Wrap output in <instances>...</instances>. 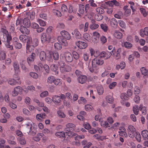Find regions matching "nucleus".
Masks as SVG:
<instances>
[{"instance_id": "f257e3e1", "label": "nucleus", "mask_w": 148, "mask_h": 148, "mask_svg": "<svg viewBox=\"0 0 148 148\" xmlns=\"http://www.w3.org/2000/svg\"><path fill=\"white\" fill-rule=\"evenodd\" d=\"M61 36L58 37V40L59 42L64 46H66L68 45L67 40H69L71 38V36L69 33L67 31L63 30L60 32Z\"/></svg>"}, {"instance_id": "f03ea898", "label": "nucleus", "mask_w": 148, "mask_h": 148, "mask_svg": "<svg viewBox=\"0 0 148 148\" xmlns=\"http://www.w3.org/2000/svg\"><path fill=\"white\" fill-rule=\"evenodd\" d=\"M56 38L54 37H51L49 35L47 36L45 33H42L41 35V40L42 43L45 42L48 43L50 42H52Z\"/></svg>"}, {"instance_id": "7ed1b4c3", "label": "nucleus", "mask_w": 148, "mask_h": 148, "mask_svg": "<svg viewBox=\"0 0 148 148\" xmlns=\"http://www.w3.org/2000/svg\"><path fill=\"white\" fill-rule=\"evenodd\" d=\"M59 63L60 65V70L61 72L65 73L71 70L70 67L68 65L65 64L63 62L60 61Z\"/></svg>"}, {"instance_id": "20e7f679", "label": "nucleus", "mask_w": 148, "mask_h": 148, "mask_svg": "<svg viewBox=\"0 0 148 148\" xmlns=\"http://www.w3.org/2000/svg\"><path fill=\"white\" fill-rule=\"evenodd\" d=\"M1 38L2 41L5 43L9 41H12V39L11 35L6 30L3 31L2 36L1 37Z\"/></svg>"}, {"instance_id": "39448f33", "label": "nucleus", "mask_w": 148, "mask_h": 148, "mask_svg": "<svg viewBox=\"0 0 148 148\" xmlns=\"http://www.w3.org/2000/svg\"><path fill=\"white\" fill-rule=\"evenodd\" d=\"M103 60L96 57L93 59L92 62V65L93 68H96L102 65L103 63Z\"/></svg>"}, {"instance_id": "423d86ee", "label": "nucleus", "mask_w": 148, "mask_h": 148, "mask_svg": "<svg viewBox=\"0 0 148 148\" xmlns=\"http://www.w3.org/2000/svg\"><path fill=\"white\" fill-rule=\"evenodd\" d=\"M24 126L28 129L29 134H33L35 133L34 130L35 127L34 124L32 121L27 123Z\"/></svg>"}, {"instance_id": "0eeeda50", "label": "nucleus", "mask_w": 148, "mask_h": 148, "mask_svg": "<svg viewBox=\"0 0 148 148\" xmlns=\"http://www.w3.org/2000/svg\"><path fill=\"white\" fill-rule=\"evenodd\" d=\"M63 56H64L66 61L69 62H71L73 60V57L72 55L69 52H66L64 54H60V58L62 59L63 58Z\"/></svg>"}, {"instance_id": "6e6552de", "label": "nucleus", "mask_w": 148, "mask_h": 148, "mask_svg": "<svg viewBox=\"0 0 148 148\" xmlns=\"http://www.w3.org/2000/svg\"><path fill=\"white\" fill-rule=\"evenodd\" d=\"M112 55L111 52L108 51L105 52L102 51L99 53V56L101 58H103L107 60Z\"/></svg>"}, {"instance_id": "1a4fd4ad", "label": "nucleus", "mask_w": 148, "mask_h": 148, "mask_svg": "<svg viewBox=\"0 0 148 148\" xmlns=\"http://www.w3.org/2000/svg\"><path fill=\"white\" fill-rule=\"evenodd\" d=\"M129 130H128V134L129 136L131 138L134 137V134L136 132V130L134 126L130 125L128 127Z\"/></svg>"}, {"instance_id": "9d476101", "label": "nucleus", "mask_w": 148, "mask_h": 148, "mask_svg": "<svg viewBox=\"0 0 148 148\" xmlns=\"http://www.w3.org/2000/svg\"><path fill=\"white\" fill-rule=\"evenodd\" d=\"M75 44L78 48L81 49H85L87 47L86 43L80 41L76 42Z\"/></svg>"}, {"instance_id": "9b49d317", "label": "nucleus", "mask_w": 148, "mask_h": 148, "mask_svg": "<svg viewBox=\"0 0 148 148\" xmlns=\"http://www.w3.org/2000/svg\"><path fill=\"white\" fill-rule=\"evenodd\" d=\"M53 102L57 106L60 105L61 101L60 96L58 95H54L52 97Z\"/></svg>"}, {"instance_id": "f8f14e48", "label": "nucleus", "mask_w": 148, "mask_h": 148, "mask_svg": "<svg viewBox=\"0 0 148 148\" xmlns=\"http://www.w3.org/2000/svg\"><path fill=\"white\" fill-rule=\"evenodd\" d=\"M19 38L20 40L23 42H27V41L30 42L31 40V37L24 35H20Z\"/></svg>"}, {"instance_id": "ddd939ff", "label": "nucleus", "mask_w": 148, "mask_h": 148, "mask_svg": "<svg viewBox=\"0 0 148 148\" xmlns=\"http://www.w3.org/2000/svg\"><path fill=\"white\" fill-rule=\"evenodd\" d=\"M75 125L73 124L68 123L66 124V127L64 129V131H68L69 130L73 131L74 130Z\"/></svg>"}, {"instance_id": "4468645a", "label": "nucleus", "mask_w": 148, "mask_h": 148, "mask_svg": "<svg viewBox=\"0 0 148 148\" xmlns=\"http://www.w3.org/2000/svg\"><path fill=\"white\" fill-rule=\"evenodd\" d=\"M140 35L142 37L144 36L148 35V27H145L143 29H141L140 31Z\"/></svg>"}, {"instance_id": "2eb2a0df", "label": "nucleus", "mask_w": 148, "mask_h": 148, "mask_svg": "<svg viewBox=\"0 0 148 148\" xmlns=\"http://www.w3.org/2000/svg\"><path fill=\"white\" fill-rule=\"evenodd\" d=\"M34 47L31 44V41H27L26 45L27 52L28 51L29 52L32 51L34 49Z\"/></svg>"}, {"instance_id": "dca6fc26", "label": "nucleus", "mask_w": 148, "mask_h": 148, "mask_svg": "<svg viewBox=\"0 0 148 148\" xmlns=\"http://www.w3.org/2000/svg\"><path fill=\"white\" fill-rule=\"evenodd\" d=\"M46 114L44 113L38 114L36 115V118L37 120L39 121H41L42 120L45 118Z\"/></svg>"}, {"instance_id": "f3484780", "label": "nucleus", "mask_w": 148, "mask_h": 148, "mask_svg": "<svg viewBox=\"0 0 148 148\" xmlns=\"http://www.w3.org/2000/svg\"><path fill=\"white\" fill-rule=\"evenodd\" d=\"M51 70L54 72L55 74L57 75L58 73V68L57 65L54 64H52L50 66Z\"/></svg>"}, {"instance_id": "a211bd4d", "label": "nucleus", "mask_w": 148, "mask_h": 148, "mask_svg": "<svg viewBox=\"0 0 148 148\" xmlns=\"http://www.w3.org/2000/svg\"><path fill=\"white\" fill-rule=\"evenodd\" d=\"M121 51L122 49L119 48L117 50L116 52L113 54L114 57L116 60H118L120 58V53L121 52Z\"/></svg>"}, {"instance_id": "6ab92c4d", "label": "nucleus", "mask_w": 148, "mask_h": 148, "mask_svg": "<svg viewBox=\"0 0 148 148\" xmlns=\"http://www.w3.org/2000/svg\"><path fill=\"white\" fill-rule=\"evenodd\" d=\"M12 41H9L5 43V45L6 48L8 51H12L13 49V47L11 45V42Z\"/></svg>"}, {"instance_id": "aec40b11", "label": "nucleus", "mask_w": 148, "mask_h": 148, "mask_svg": "<svg viewBox=\"0 0 148 148\" xmlns=\"http://www.w3.org/2000/svg\"><path fill=\"white\" fill-rule=\"evenodd\" d=\"M114 36L118 39H120L122 38L123 34L122 33L120 32L117 30H115L114 34Z\"/></svg>"}, {"instance_id": "412c9836", "label": "nucleus", "mask_w": 148, "mask_h": 148, "mask_svg": "<svg viewBox=\"0 0 148 148\" xmlns=\"http://www.w3.org/2000/svg\"><path fill=\"white\" fill-rule=\"evenodd\" d=\"M79 82L83 84L85 83L87 80V77L85 75H81L78 79Z\"/></svg>"}, {"instance_id": "4be33fe9", "label": "nucleus", "mask_w": 148, "mask_h": 148, "mask_svg": "<svg viewBox=\"0 0 148 148\" xmlns=\"http://www.w3.org/2000/svg\"><path fill=\"white\" fill-rule=\"evenodd\" d=\"M89 50L91 56H94L95 57H97L99 56V52L98 51L95 52L94 49L92 48H90Z\"/></svg>"}, {"instance_id": "5701e85b", "label": "nucleus", "mask_w": 148, "mask_h": 148, "mask_svg": "<svg viewBox=\"0 0 148 148\" xmlns=\"http://www.w3.org/2000/svg\"><path fill=\"white\" fill-rule=\"evenodd\" d=\"M24 87V91L26 93L28 92V90L31 91L32 92L35 91V88L33 86L30 85L27 87V88L25 86Z\"/></svg>"}, {"instance_id": "b1692460", "label": "nucleus", "mask_w": 148, "mask_h": 148, "mask_svg": "<svg viewBox=\"0 0 148 148\" xmlns=\"http://www.w3.org/2000/svg\"><path fill=\"white\" fill-rule=\"evenodd\" d=\"M20 31L23 34L28 35L29 33V31L27 28L24 26H21L20 29Z\"/></svg>"}, {"instance_id": "393cba45", "label": "nucleus", "mask_w": 148, "mask_h": 148, "mask_svg": "<svg viewBox=\"0 0 148 148\" xmlns=\"http://www.w3.org/2000/svg\"><path fill=\"white\" fill-rule=\"evenodd\" d=\"M141 135L144 139L148 140V131L147 130H144L141 132Z\"/></svg>"}, {"instance_id": "a878e982", "label": "nucleus", "mask_w": 148, "mask_h": 148, "mask_svg": "<svg viewBox=\"0 0 148 148\" xmlns=\"http://www.w3.org/2000/svg\"><path fill=\"white\" fill-rule=\"evenodd\" d=\"M23 23L24 25L27 27L30 26V21L29 19L27 18H25L23 20Z\"/></svg>"}, {"instance_id": "bb28decb", "label": "nucleus", "mask_w": 148, "mask_h": 148, "mask_svg": "<svg viewBox=\"0 0 148 148\" xmlns=\"http://www.w3.org/2000/svg\"><path fill=\"white\" fill-rule=\"evenodd\" d=\"M40 58L41 61H45L46 58V54L44 51H42L40 52Z\"/></svg>"}, {"instance_id": "cd10ccee", "label": "nucleus", "mask_w": 148, "mask_h": 148, "mask_svg": "<svg viewBox=\"0 0 148 148\" xmlns=\"http://www.w3.org/2000/svg\"><path fill=\"white\" fill-rule=\"evenodd\" d=\"M92 36L94 37L95 40H93V42H96L99 39L100 37V34L99 33L97 32H95L92 33Z\"/></svg>"}, {"instance_id": "c85d7f7f", "label": "nucleus", "mask_w": 148, "mask_h": 148, "mask_svg": "<svg viewBox=\"0 0 148 148\" xmlns=\"http://www.w3.org/2000/svg\"><path fill=\"white\" fill-rule=\"evenodd\" d=\"M140 71L142 75L146 77H148V70L144 67H143L140 69Z\"/></svg>"}, {"instance_id": "c756f323", "label": "nucleus", "mask_w": 148, "mask_h": 148, "mask_svg": "<svg viewBox=\"0 0 148 148\" xmlns=\"http://www.w3.org/2000/svg\"><path fill=\"white\" fill-rule=\"evenodd\" d=\"M13 66L15 71L16 73H18L19 72V64L17 62H14L13 64Z\"/></svg>"}, {"instance_id": "7c9ffc66", "label": "nucleus", "mask_w": 148, "mask_h": 148, "mask_svg": "<svg viewBox=\"0 0 148 148\" xmlns=\"http://www.w3.org/2000/svg\"><path fill=\"white\" fill-rule=\"evenodd\" d=\"M6 57L5 52L4 51L0 49V61L4 60Z\"/></svg>"}, {"instance_id": "2f4dec72", "label": "nucleus", "mask_w": 148, "mask_h": 148, "mask_svg": "<svg viewBox=\"0 0 148 148\" xmlns=\"http://www.w3.org/2000/svg\"><path fill=\"white\" fill-rule=\"evenodd\" d=\"M94 21L92 20V23L89 26L90 28L92 30H94L97 29L99 27V25L96 23H93Z\"/></svg>"}, {"instance_id": "473e14b6", "label": "nucleus", "mask_w": 148, "mask_h": 148, "mask_svg": "<svg viewBox=\"0 0 148 148\" xmlns=\"http://www.w3.org/2000/svg\"><path fill=\"white\" fill-rule=\"evenodd\" d=\"M72 131H70L69 130V131H65V134H66V136H68V138H71L72 137H73V136H75V134L72 132Z\"/></svg>"}, {"instance_id": "72a5a7b5", "label": "nucleus", "mask_w": 148, "mask_h": 148, "mask_svg": "<svg viewBox=\"0 0 148 148\" xmlns=\"http://www.w3.org/2000/svg\"><path fill=\"white\" fill-rule=\"evenodd\" d=\"M35 54L34 53H32V54L29 56L27 58V62L28 63L30 62L34 61V58Z\"/></svg>"}, {"instance_id": "f704fd0d", "label": "nucleus", "mask_w": 148, "mask_h": 148, "mask_svg": "<svg viewBox=\"0 0 148 148\" xmlns=\"http://www.w3.org/2000/svg\"><path fill=\"white\" fill-rule=\"evenodd\" d=\"M74 34L75 38L77 39H79L81 38V34L77 29H75L74 30Z\"/></svg>"}, {"instance_id": "c9c22d12", "label": "nucleus", "mask_w": 148, "mask_h": 148, "mask_svg": "<svg viewBox=\"0 0 148 148\" xmlns=\"http://www.w3.org/2000/svg\"><path fill=\"white\" fill-rule=\"evenodd\" d=\"M43 134L42 133H38L36 136L34 137L33 138L34 140L36 141H38L42 137Z\"/></svg>"}, {"instance_id": "e433bc0d", "label": "nucleus", "mask_w": 148, "mask_h": 148, "mask_svg": "<svg viewBox=\"0 0 148 148\" xmlns=\"http://www.w3.org/2000/svg\"><path fill=\"white\" fill-rule=\"evenodd\" d=\"M55 135L58 138L64 137L65 134L64 132H57L56 133Z\"/></svg>"}, {"instance_id": "4c0bfd02", "label": "nucleus", "mask_w": 148, "mask_h": 148, "mask_svg": "<svg viewBox=\"0 0 148 148\" xmlns=\"http://www.w3.org/2000/svg\"><path fill=\"white\" fill-rule=\"evenodd\" d=\"M26 15L28 18L32 20L34 18L35 14L34 12H28L26 13Z\"/></svg>"}, {"instance_id": "58836bf2", "label": "nucleus", "mask_w": 148, "mask_h": 148, "mask_svg": "<svg viewBox=\"0 0 148 148\" xmlns=\"http://www.w3.org/2000/svg\"><path fill=\"white\" fill-rule=\"evenodd\" d=\"M133 111L134 113L136 115L138 114L139 109L138 105H135L133 107Z\"/></svg>"}, {"instance_id": "ea45409f", "label": "nucleus", "mask_w": 148, "mask_h": 148, "mask_svg": "<svg viewBox=\"0 0 148 148\" xmlns=\"http://www.w3.org/2000/svg\"><path fill=\"white\" fill-rule=\"evenodd\" d=\"M134 137L136 140L138 142H140L141 139V136L140 134L138 132H136L134 134Z\"/></svg>"}, {"instance_id": "a19ab883", "label": "nucleus", "mask_w": 148, "mask_h": 148, "mask_svg": "<svg viewBox=\"0 0 148 148\" xmlns=\"http://www.w3.org/2000/svg\"><path fill=\"white\" fill-rule=\"evenodd\" d=\"M57 114L58 116L61 118H64L66 116V115L64 113L60 110H58L57 111Z\"/></svg>"}, {"instance_id": "79ce46f5", "label": "nucleus", "mask_w": 148, "mask_h": 148, "mask_svg": "<svg viewBox=\"0 0 148 148\" xmlns=\"http://www.w3.org/2000/svg\"><path fill=\"white\" fill-rule=\"evenodd\" d=\"M140 110L142 111V113L143 114H145L147 113V110L146 107L143 106L142 104H140L139 106Z\"/></svg>"}, {"instance_id": "37998d69", "label": "nucleus", "mask_w": 148, "mask_h": 148, "mask_svg": "<svg viewBox=\"0 0 148 148\" xmlns=\"http://www.w3.org/2000/svg\"><path fill=\"white\" fill-rule=\"evenodd\" d=\"M83 38L88 41H90L91 40V37L89 34L85 33L83 34Z\"/></svg>"}, {"instance_id": "c03bdc74", "label": "nucleus", "mask_w": 148, "mask_h": 148, "mask_svg": "<svg viewBox=\"0 0 148 148\" xmlns=\"http://www.w3.org/2000/svg\"><path fill=\"white\" fill-rule=\"evenodd\" d=\"M106 99L107 102L110 103H112L113 100L112 97L110 95H107L106 97Z\"/></svg>"}, {"instance_id": "a18cd8bd", "label": "nucleus", "mask_w": 148, "mask_h": 148, "mask_svg": "<svg viewBox=\"0 0 148 148\" xmlns=\"http://www.w3.org/2000/svg\"><path fill=\"white\" fill-rule=\"evenodd\" d=\"M55 80V77L52 76H49L47 79V83L52 84L54 80Z\"/></svg>"}, {"instance_id": "49530a36", "label": "nucleus", "mask_w": 148, "mask_h": 148, "mask_svg": "<svg viewBox=\"0 0 148 148\" xmlns=\"http://www.w3.org/2000/svg\"><path fill=\"white\" fill-rule=\"evenodd\" d=\"M98 93L99 95H102L103 92V88L102 86H98L97 88Z\"/></svg>"}, {"instance_id": "de8ad7c7", "label": "nucleus", "mask_w": 148, "mask_h": 148, "mask_svg": "<svg viewBox=\"0 0 148 148\" xmlns=\"http://www.w3.org/2000/svg\"><path fill=\"white\" fill-rule=\"evenodd\" d=\"M31 44L34 47H35L37 46L38 45V40L36 38H34L33 40L31 41Z\"/></svg>"}, {"instance_id": "09e8293b", "label": "nucleus", "mask_w": 148, "mask_h": 148, "mask_svg": "<svg viewBox=\"0 0 148 148\" xmlns=\"http://www.w3.org/2000/svg\"><path fill=\"white\" fill-rule=\"evenodd\" d=\"M126 131H119L118 133L119 135L121 136H122L125 137H127L128 136L127 134V133Z\"/></svg>"}, {"instance_id": "8fccbe9b", "label": "nucleus", "mask_w": 148, "mask_h": 148, "mask_svg": "<svg viewBox=\"0 0 148 148\" xmlns=\"http://www.w3.org/2000/svg\"><path fill=\"white\" fill-rule=\"evenodd\" d=\"M14 139V136H11L10 138L7 140V141L9 144L14 145L16 144L15 142L13 140Z\"/></svg>"}, {"instance_id": "3c124183", "label": "nucleus", "mask_w": 148, "mask_h": 148, "mask_svg": "<svg viewBox=\"0 0 148 148\" xmlns=\"http://www.w3.org/2000/svg\"><path fill=\"white\" fill-rule=\"evenodd\" d=\"M85 6L82 4H80L79 5V8L78 11L81 14H83L84 12Z\"/></svg>"}, {"instance_id": "603ef678", "label": "nucleus", "mask_w": 148, "mask_h": 148, "mask_svg": "<svg viewBox=\"0 0 148 148\" xmlns=\"http://www.w3.org/2000/svg\"><path fill=\"white\" fill-rule=\"evenodd\" d=\"M18 140L21 145H25L26 143V141L23 137H19Z\"/></svg>"}, {"instance_id": "864d4df0", "label": "nucleus", "mask_w": 148, "mask_h": 148, "mask_svg": "<svg viewBox=\"0 0 148 148\" xmlns=\"http://www.w3.org/2000/svg\"><path fill=\"white\" fill-rule=\"evenodd\" d=\"M116 20L114 18H112L110 20V25L112 27H115L117 25Z\"/></svg>"}, {"instance_id": "5fc2aeb1", "label": "nucleus", "mask_w": 148, "mask_h": 148, "mask_svg": "<svg viewBox=\"0 0 148 148\" xmlns=\"http://www.w3.org/2000/svg\"><path fill=\"white\" fill-rule=\"evenodd\" d=\"M120 97L123 100H127L128 99L127 95L125 93H122L120 95Z\"/></svg>"}, {"instance_id": "6e6d98bb", "label": "nucleus", "mask_w": 148, "mask_h": 148, "mask_svg": "<svg viewBox=\"0 0 148 148\" xmlns=\"http://www.w3.org/2000/svg\"><path fill=\"white\" fill-rule=\"evenodd\" d=\"M37 22L39 23L40 26L44 27L46 25L45 22L40 19L38 18L37 20Z\"/></svg>"}, {"instance_id": "4d7b16f0", "label": "nucleus", "mask_w": 148, "mask_h": 148, "mask_svg": "<svg viewBox=\"0 0 148 148\" xmlns=\"http://www.w3.org/2000/svg\"><path fill=\"white\" fill-rule=\"evenodd\" d=\"M14 89L16 91V92L18 94L19 92L21 93L22 92L23 90H24V87H23V88H22L21 87L18 86L15 87Z\"/></svg>"}, {"instance_id": "13d9d810", "label": "nucleus", "mask_w": 148, "mask_h": 148, "mask_svg": "<svg viewBox=\"0 0 148 148\" xmlns=\"http://www.w3.org/2000/svg\"><path fill=\"white\" fill-rule=\"evenodd\" d=\"M123 45L125 48L128 49L131 48L132 46V45L131 43L127 42H124Z\"/></svg>"}, {"instance_id": "bf43d9fd", "label": "nucleus", "mask_w": 148, "mask_h": 148, "mask_svg": "<svg viewBox=\"0 0 148 148\" xmlns=\"http://www.w3.org/2000/svg\"><path fill=\"white\" fill-rule=\"evenodd\" d=\"M29 75L33 78L37 79L38 77V75L35 73L31 72L29 73Z\"/></svg>"}, {"instance_id": "052dcab7", "label": "nucleus", "mask_w": 148, "mask_h": 148, "mask_svg": "<svg viewBox=\"0 0 148 148\" xmlns=\"http://www.w3.org/2000/svg\"><path fill=\"white\" fill-rule=\"evenodd\" d=\"M14 46L16 49H19L21 48L22 45L21 44L18 42L14 43Z\"/></svg>"}, {"instance_id": "680f3d73", "label": "nucleus", "mask_w": 148, "mask_h": 148, "mask_svg": "<svg viewBox=\"0 0 148 148\" xmlns=\"http://www.w3.org/2000/svg\"><path fill=\"white\" fill-rule=\"evenodd\" d=\"M117 84L116 82H113L109 84L108 87L110 89H112Z\"/></svg>"}, {"instance_id": "e2e57ef3", "label": "nucleus", "mask_w": 148, "mask_h": 148, "mask_svg": "<svg viewBox=\"0 0 148 148\" xmlns=\"http://www.w3.org/2000/svg\"><path fill=\"white\" fill-rule=\"evenodd\" d=\"M24 7V6L20 4H17L15 6V9L17 11H18L21 9L23 8Z\"/></svg>"}, {"instance_id": "0e129e2a", "label": "nucleus", "mask_w": 148, "mask_h": 148, "mask_svg": "<svg viewBox=\"0 0 148 148\" xmlns=\"http://www.w3.org/2000/svg\"><path fill=\"white\" fill-rule=\"evenodd\" d=\"M53 12L54 14L57 15L58 16H60L62 15L61 13L58 10H53Z\"/></svg>"}, {"instance_id": "69168bd1", "label": "nucleus", "mask_w": 148, "mask_h": 148, "mask_svg": "<svg viewBox=\"0 0 148 148\" xmlns=\"http://www.w3.org/2000/svg\"><path fill=\"white\" fill-rule=\"evenodd\" d=\"M128 3L130 5V7L132 10L133 12H134L136 10L134 9V4L133 2L130 1Z\"/></svg>"}, {"instance_id": "338daca9", "label": "nucleus", "mask_w": 148, "mask_h": 148, "mask_svg": "<svg viewBox=\"0 0 148 148\" xmlns=\"http://www.w3.org/2000/svg\"><path fill=\"white\" fill-rule=\"evenodd\" d=\"M8 83L11 85H13L15 84V81L14 79H9L8 80Z\"/></svg>"}, {"instance_id": "774afa93", "label": "nucleus", "mask_w": 148, "mask_h": 148, "mask_svg": "<svg viewBox=\"0 0 148 148\" xmlns=\"http://www.w3.org/2000/svg\"><path fill=\"white\" fill-rule=\"evenodd\" d=\"M89 54L86 52L84 53L83 54V58L84 60L86 61H87L88 60Z\"/></svg>"}]
</instances>
